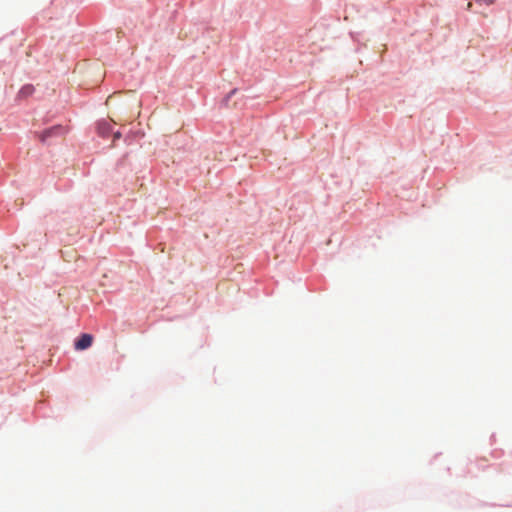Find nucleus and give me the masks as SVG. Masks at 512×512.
<instances>
[{"instance_id":"nucleus-1","label":"nucleus","mask_w":512,"mask_h":512,"mask_svg":"<svg viewBox=\"0 0 512 512\" xmlns=\"http://www.w3.org/2000/svg\"><path fill=\"white\" fill-rule=\"evenodd\" d=\"M65 133V129L62 126H54L49 129H46L39 135V139L42 142H46V140L52 136H60Z\"/></svg>"},{"instance_id":"nucleus-2","label":"nucleus","mask_w":512,"mask_h":512,"mask_svg":"<svg viewBox=\"0 0 512 512\" xmlns=\"http://www.w3.org/2000/svg\"><path fill=\"white\" fill-rule=\"evenodd\" d=\"M93 343V336L91 334H82L79 339L75 342L74 347L76 350H85L89 348Z\"/></svg>"},{"instance_id":"nucleus-3","label":"nucleus","mask_w":512,"mask_h":512,"mask_svg":"<svg viewBox=\"0 0 512 512\" xmlns=\"http://www.w3.org/2000/svg\"><path fill=\"white\" fill-rule=\"evenodd\" d=\"M111 130V124L108 121H100L97 124V131L101 136H105Z\"/></svg>"},{"instance_id":"nucleus-4","label":"nucleus","mask_w":512,"mask_h":512,"mask_svg":"<svg viewBox=\"0 0 512 512\" xmlns=\"http://www.w3.org/2000/svg\"><path fill=\"white\" fill-rule=\"evenodd\" d=\"M34 92V87L32 85H25L21 88L18 93L19 97H28Z\"/></svg>"},{"instance_id":"nucleus-5","label":"nucleus","mask_w":512,"mask_h":512,"mask_svg":"<svg viewBox=\"0 0 512 512\" xmlns=\"http://www.w3.org/2000/svg\"><path fill=\"white\" fill-rule=\"evenodd\" d=\"M118 138H120V133L119 132L114 134V139H118Z\"/></svg>"},{"instance_id":"nucleus-6","label":"nucleus","mask_w":512,"mask_h":512,"mask_svg":"<svg viewBox=\"0 0 512 512\" xmlns=\"http://www.w3.org/2000/svg\"><path fill=\"white\" fill-rule=\"evenodd\" d=\"M471 6H472V3H471V2H469V3L467 4V9H470V8H471Z\"/></svg>"}]
</instances>
